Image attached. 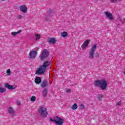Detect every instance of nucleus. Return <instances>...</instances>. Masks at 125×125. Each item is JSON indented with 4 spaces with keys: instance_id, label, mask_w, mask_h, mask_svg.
Instances as JSON below:
<instances>
[{
    "instance_id": "obj_21",
    "label": "nucleus",
    "mask_w": 125,
    "mask_h": 125,
    "mask_svg": "<svg viewBox=\"0 0 125 125\" xmlns=\"http://www.w3.org/2000/svg\"><path fill=\"white\" fill-rule=\"evenodd\" d=\"M22 30H20L18 32H12V36H16V35H18L20 33H21Z\"/></svg>"
},
{
    "instance_id": "obj_12",
    "label": "nucleus",
    "mask_w": 125,
    "mask_h": 125,
    "mask_svg": "<svg viewBox=\"0 0 125 125\" xmlns=\"http://www.w3.org/2000/svg\"><path fill=\"white\" fill-rule=\"evenodd\" d=\"M8 111L9 114H10L13 117L14 116H15V111L14 110V109H13V108H12V107H9Z\"/></svg>"
},
{
    "instance_id": "obj_31",
    "label": "nucleus",
    "mask_w": 125,
    "mask_h": 125,
    "mask_svg": "<svg viewBox=\"0 0 125 125\" xmlns=\"http://www.w3.org/2000/svg\"><path fill=\"white\" fill-rule=\"evenodd\" d=\"M17 105H21V103H20V101H17Z\"/></svg>"
},
{
    "instance_id": "obj_25",
    "label": "nucleus",
    "mask_w": 125,
    "mask_h": 125,
    "mask_svg": "<svg viewBox=\"0 0 125 125\" xmlns=\"http://www.w3.org/2000/svg\"><path fill=\"white\" fill-rule=\"evenodd\" d=\"M31 100L32 102L36 101V97L35 96H32L31 98Z\"/></svg>"
},
{
    "instance_id": "obj_14",
    "label": "nucleus",
    "mask_w": 125,
    "mask_h": 125,
    "mask_svg": "<svg viewBox=\"0 0 125 125\" xmlns=\"http://www.w3.org/2000/svg\"><path fill=\"white\" fill-rule=\"evenodd\" d=\"M48 90L47 88H44L42 92V95L43 97H46L47 95Z\"/></svg>"
},
{
    "instance_id": "obj_24",
    "label": "nucleus",
    "mask_w": 125,
    "mask_h": 125,
    "mask_svg": "<svg viewBox=\"0 0 125 125\" xmlns=\"http://www.w3.org/2000/svg\"><path fill=\"white\" fill-rule=\"evenodd\" d=\"M6 73L7 75H8L9 76H10L11 75V71H10V69L7 70Z\"/></svg>"
},
{
    "instance_id": "obj_30",
    "label": "nucleus",
    "mask_w": 125,
    "mask_h": 125,
    "mask_svg": "<svg viewBox=\"0 0 125 125\" xmlns=\"http://www.w3.org/2000/svg\"><path fill=\"white\" fill-rule=\"evenodd\" d=\"M99 56H100V54H99V53H96V54H95V57H96V58H98V57H99Z\"/></svg>"
},
{
    "instance_id": "obj_29",
    "label": "nucleus",
    "mask_w": 125,
    "mask_h": 125,
    "mask_svg": "<svg viewBox=\"0 0 125 125\" xmlns=\"http://www.w3.org/2000/svg\"><path fill=\"white\" fill-rule=\"evenodd\" d=\"M66 92L67 93H71V89H67L66 90Z\"/></svg>"
},
{
    "instance_id": "obj_26",
    "label": "nucleus",
    "mask_w": 125,
    "mask_h": 125,
    "mask_svg": "<svg viewBox=\"0 0 125 125\" xmlns=\"http://www.w3.org/2000/svg\"><path fill=\"white\" fill-rule=\"evenodd\" d=\"M98 98L99 100H102V98H103V95H99L98 96Z\"/></svg>"
},
{
    "instance_id": "obj_17",
    "label": "nucleus",
    "mask_w": 125,
    "mask_h": 125,
    "mask_svg": "<svg viewBox=\"0 0 125 125\" xmlns=\"http://www.w3.org/2000/svg\"><path fill=\"white\" fill-rule=\"evenodd\" d=\"M35 82L36 83H41L42 82V79H41V77H37L35 78Z\"/></svg>"
},
{
    "instance_id": "obj_32",
    "label": "nucleus",
    "mask_w": 125,
    "mask_h": 125,
    "mask_svg": "<svg viewBox=\"0 0 125 125\" xmlns=\"http://www.w3.org/2000/svg\"><path fill=\"white\" fill-rule=\"evenodd\" d=\"M122 102L121 101H120L119 102H118L117 104H116V105H117L118 106H120V105H121Z\"/></svg>"
},
{
    "instance_id": "obj_7",
    "label": "nucleus",
    "mask_w": 125,
    "mask_h": 125,
    "mask_svg": "<svg viewBox=\"0 0 125 125\" xmlns=\"http://www.w3.org/2000/svg\"><path fill=\"white\" fill-rule=\"evenodd\" d=\"M47 56H48V51H47V50L44 49L41 56V60H44V59L46 58Z\"/></svg>"
},
{
    "instance_id": "obj_8",
    "label": "nucleus",
    "mask_w": 125,
    "mask_h": 125,
    "mask_svg": "<svg viewBox=\"0 0 125 125\" xmlns=\"http://www.w3.org/2000/svg\"><path fill=\"white\" fill-rule=\"evenodd\" d=\"M29 58L31 59H35L36 57H37V51L32 50V51H30L29 53Z\"/></svg>"
},
{
    "instance_id": "obj_6",
    "label": "nucleus",
    "mask_w": 125,
    "mask_h": 125,
    "mask_svg": "<svg viewBox=\"0 0 125 125\" xmlns=\"http://www.w3.org/2000/svg\"><path fill=\"white\" fill-rule=\"evenodd\" d=\"M89 42H90V40H87L83 42V44L81 46L82 50H85V49H86L87 46H88V44H89Z\"/></svg>"
},
{
    "instance_id": "obj_34",
    "label": "nucleus",
    "mask_w": 125,
    "mask_h": 125,
    "mask_svg": "<svg viewBox=\"0 0 125 125\" xmlns=\"http://www.w3.org/2000/svg\"><path fill=\"white\" fill-rule=\"evenodd\" d=\"M111 2H116L117 0H111Z\"/></svg>"
},
{
    "instance_id": "obj_18",
    "label": "nucleus",
    "mask_w": 125,
    "mask_h": 125,
    "mask_svg": "<svg viewBox=\"0 0 125 125\" xmlns=\"http://www.w3.org/2000/svg\"><path fill=\"white\" fill-rule=\"evenodd\" d=\"M61 36L62 37V38H66V37H68V33L64 31L61 33Z\"/></svg>"
},
{
    "instance_id": "obj_23",
    "label": "nucleus",
    "mask_w": 125,
    "mask_h": 125,
    "mask_svg": "<svg viewBox=\"0 0 125 125\" xmlns=\"http://www.w3.org/2000/svg\"><path fill=\"white\" fill-rule=\"evenodd\" d=\"M120 21L122 23V24H125V18H122L120 19Z\"/></svg>"
},
{
    "instance_id": "obj_27",
    "label": "nucleus",
    "mask_w": 125,
    "mask_h": 125,
    "mask_svg": "<svg viewBox=\"0 0 125 125\" xmlns=\"http://www.w3.org/2000/svg\"><path fill=\"white\" fill-rule=\"evenodd\" d=\"M17 18L20 19V20H21V19H22V18H23V16H22V15H19L17 16Z\"/></svg>"
},
{
    "instance_id": "obj_10",
    "label": "nucleus",
    "mask_w": 125,
    "mask_h": 125,
    "mask_svg": "<svg viewBox=\"0 0 125 125\" xmlns=\"http://www.w3.org/2000/svg\"><path fill=\"white\" fill-rule=\"evenodd\" d=\"M50 66H51V63L50 62L45 61L44 62L43 65L41 66H42L46 71V68L47 67H50Z\"/></svg>"
},
{
    "instance_id": "obj_15",
    "label": "nucleus",
    "mask_w": 125,
    "mask_h": 125,
    "mask_svg": "<svg viewBox=\"0 0 125 125\" xmlns=\"http://www.w3.org/2000/svg\"><path fill=\"white\" fill-rule=\"evenodd\" d=\"M5 87H7V88H8V89H15V87H14L13 86L11 85H10L9 84L6 83H5Z\"/></svg>"
},
{
    "instance_id": "obj_20",
    "label": "nucleus",
    "mask_w": 125,
    "mask_h": 125,
    "mask_svg": "<svg viewBox=\"0 0 125 125\" xmlns=\"http://www.w3.org/2000/svg\"><path fill=\"white\" fill-rule=\"evenodd\" d=\"M71 109L72 110H77L78 109V104L75 103L72 106Z\"/></svg>"
},
{
    "instance_id": "obj_28",
    "label": "nucleus",
    "mask_w": 125,
    "mask_h": 125,
    "mask_svg": "<svg viewBox=\"0 0 125 125\" xmlns=\"http://www.w3.org/2000/svg\"><path fill=\"white\" fill-rule=\"evenodd\" d=\"M80 109H82L83 110V109H84V104H81L80 105Z\"/></svg>"
},
{
    "instance_id": "obj_1",
    "label": "nucleus",
    "mask_w": 125,
    "mask_h": 125,
    "mask_svg": "<svg viewBox=\"0 0 125 125\" xmlns=\"http://www.w3.org/2000/svg\"><path fill=\"white\" fill-rule=\"evenodd\" d=\"M94 84L95 86H99L102 90H105V89H106L108 85L107 84V81L104 79L95 81Z\"/></svg>"
},
{
    "instance_id": "obj_9",
    "label": "nucleus",
    "mask_w": 125,
    "mask_h": 125,
    "mask_svg": "<svg viewBox=\"0 0 125 125\" xmlns=\"http://www.w3.org/2000/svg\"><path fill=\"white\" fill-rule=\"evenodd\" d=\"M104 14L105 17L108 18V19H109L110 20H114V16H113V15L111 13L108 11H105L104 12Z\"/></svg>"
},
{
    "instance_id": "obj_19",
    "label": "nucleus",
    "mask_w": 125,
    "mask_h": 125,
    "mask_svg": "<svg viewBox=\"0 0 125 125\" xmlns=\"http://www.w3.org/2000/svg\"><path fill=\"white\" fill-rule=\"evenodd\" d=\"M6 91V89L1 87V84H0V93H3Z\"/></svg>"
},
{
    "instance_id": "obj_13",
    "label": "nucleus",
    "mask_w": 125,
    "mask_h": 125,
    "mask_svg": "<svg viewBox=\"0 0 125 125\" xmlns=\"http://www.w3.org/2000/svg\"><path fill=\"white\" fill-rule=\"evenodd\" d=\"M48 42L50 44H54L56 42V39L53 38H50L48 40Z\"/></svg>"
},
{
    "instance_id": "obj_3",
    "label": "nucleus",
    "mask_w": 125,
    "mask_h": 125,
    "mask_svg": "<svg viewBox=\"0 0 125 125\" xmlns=\"http://www.w3.org/2000/svg\"><path fill=\"white\" fill-rule=\"evenodd\" d=\"M97 48V44H95L92 46L89 52V58L90 59H93V58H94V54L95 53V51L96 50Z\"/></svg>"
},
{
    "instance_id": "obj_33",
    "label": "nucleus",
    "mask_w": 125,
    "mask_h": 125,
    "mask_svg": "<svg viewBox=\"0 0 125 125\" xmlns=\"http://www.w3.org/2000/svg\"><path fill=\"white\" fill-rule=\"evenodd\" d=\"M50 122H54V119H53L52 118H50Z\"/></svg>"
},
{
    "instance_id": "obj_5",
    "label": "nucleus",
    "mask_w": 125,
    "mask_h": 125,
    "mask_svg": "<svg viewBox=\"0 0 125 125\" xmlns=\"http://www.w3.org/2000/svg\"><path fill=\"white\" fill-rule=\"evenodd\" d=\"M45 69L41 66L36 71V75H42V74H44V73H45Z\"/></svg>"
},
{
    "instance_id": "obj_11",
    "label": "nucleus",
    "mask_w": 125,
    "mask_h": 125,
    "mask_svg": "<svg viewBox=\"0 0 125 125\" xmlns=\"http://www.w3.org/2000/svg\"><path fill=\"white\" fill-rule=\"evenodd\" d=\"M20 9L21 11H22L23 13H26L27 11H28V9L27 8V6L25 5H22L20 6Z\"/></svg>"
},
{
    "instance_id": "obj_4",
    "label": "nucleus",
    "mask_w": 125,
    "mask_h": 125,
    "mask_svg": "<svg viewBox=\"0 0 125 125\" xmlns=\"http://www.w3.org/2000/svg\"><path fill=\"white\" fill-rule=\"evenodd\" d=\"M54 121L57 125H63V123H64V120L58 116L54 118Z\"/></svg>"
},
{
    "instance_id": "obj_16",
    "label": "nucleus",
    "mask_w": 125,
    "mask_h": 125,
    "mask_svg": "<svg viewBox=\"0 0 125 125\" xmlns=\"http://www.w3.org/2000/svg\"><path fill=\"white\" fill-rule=\"evenodd\" d=\"M41 86L43 88V87H47V85H48V82L46 81H43L41 84Z\"/></svg>"
},
{
    "instance_id": "obj_2",
    "label": "nucleus",
    "mask_w": 125,
    "mask_h": 125,
    "mask_svg": "<svg viewBox=\"0 0 125 125\" xmlns=\"http://www.w3.org/2000/svg\"><path fill=\"white\" fill-rule=\"evenodd\" d=\"M39 113L42 118H46L48 115L46 107L42 105L39 108Z\"/></svg>"
},
{
    "instance_id": "obj_22",
    "label": "nucleus",
    "mask_w": 125,
    "mask_h": 125,
    "mask_svg": "<svg viewBox=\"0 0 125 125\" xmlns=\"http://www.w3.org/2000/svg\"><path fill=\"white\" fill-rule=\"evenodd\" d=\"M35 36L36 37V41H39V40L41 39V35L40 34H35Z\"/></svg>"
}]
</instances>
